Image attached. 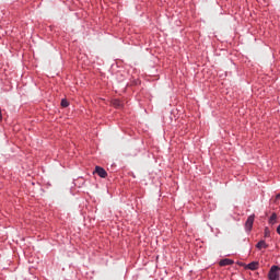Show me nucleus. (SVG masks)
<instances>
[{
	"mask_svg": "<svg viewBox=\"0 0 280 280\" xmlns=\"http://www.w3.org/2000/svg\"><path fill=\"white\" fill-rule=\"evenodd\" d=\"M254 222H255V214H252L247 218V221L245 222L246 231H252L253 230Z\"/></svg>",
	"mask_w": 280,
	"mask_h": 280,
	"instance_id": "nucleus-3",
	"label": "nucleus"
},
{
	"mask_svg": "<svg viewBox=\"0 0 280 280\" xmlns=\"http://www.w3.org/2000/svg\"><path fill=\"white\" fill-rule=\"evenodd\" d=\"M93 174H97V176H100L101 178H106V176H108L106 170H104V167L101 166H96Z\"/></svg>",
	"mask_w": 280,
	"mask_h": 280,
	"instance_id": "nucleus-2",
	"label": "nucleus"
},
{
	"mask_svg": "<svg viewBox=\"0 0 280 280\" xmlns=\"http://www.w3.org/2000/svg\"><path fill=\"white\" fill-rule=\"evenodd\" d=\"M112 104L115 108H124V103L119 98L113 100Z\"/></svg>",
	"mask_w": 280,
	"mask_h": 280,
	"instance_id": "nucleus-4",
	"label": "nucleus"
},
{
	"mask_svg": "<svg viewBox=\"0 0 280 280\" xmlns=\"http://www.w3.org/2000/svg\"><path fill=\"white\" fill-rule=\"evenodd\" d=\"M256 248H258V250H261V248H268V244H266V241H260L256 244Z\"/></svg>",
	"mask_w": 280,
	"mask_h": 280,
	"instance_id": "nucleus-7",
	"label": "nucleus"
},
{
	"mask_svg": "<svg viewBox=\"0 0 280 280\" xmlns=\"http://www.w3.org/2000/svg\"><path fill=\"white\" fill-rule=\"evenodd\" d=\"M61 106H62V108H67V106H69V101H67V100H62L61 101Z\"/></svg>",
	"mask_w": 280,
	"mask_h": 280,
	"instance_id": "nucleus-9",
	"label": "nucleus"
},
{
	"mask_svg": "<svg viewBox=\"0 0 280 280\" xmlns=\"http://www.w3.org/2000/svg\"><path fill=\"white\" fill-rule=\"evenodd\" d=\"M246 268L248 270H257V268H259V262L258 261H252L249 262Z\"/></svg>",
	"mask_w": 280,
	"mask_h": 280,
	"instance_id": "nucleus-5",
	"label": "nucleus"
},
{
	"mask_svg": "<svg viewBox=\"0 0 280 280\" xmlns=\"http://www.w3.org/2000/svg\"><path fill=\"white\" fill-rule=\"evenodd\" d=\"M1 119H3V115L1 114V109H0V121Z\"/></svg>",
	"mask_w": 280,
	"mask_h": 280,
	"instance_id": "nucleus-12",
	"label": "nucleus"
},
{
	"mask_svg": "<svg viewBox=\"0 0 280 280\" xmlns=\"http://www.w3.org/2000/svg\"><path fill=\"white\" fill-rule=\"evenodd\" d=\"M219 264H220V266H232V264H234V261L229 258H225V259H222Z\"/></svg>",
	"mask_w": 280,
	"mask_h": 280,
	"instance_id": "nucleus-6",
	"label": "nucleus"
},
{
	"mask_svg": "<svg viewBox=\"0 0 280 280\" xmlns=\"http://www.w3.org/2000/svg\"><path fill=\"white\" fill-rule=\"evenodd\" d=\"M269 280H279L280 279V268L279 266H272L268 273Z\"/></svg>",
	"mask_w": 280,
	"mask_h": 280,
	"instance_id": "nucleus-1",
	"label": "nucleus"
},
{
	"mask_svg": "<svg viewBox=\"0 0 280 280\" xmlns=\"http://www.w3.org/2000/svg\"><path fill=\"white\" fill-rule=\"evenodd\" d=\"M276 200H280V194L276 196Z\"/></svg>",
	"mask_w": 280,
	"mask_h": 280,
	"instance_id": "nucleus-11",
	"label": "nucleus"
},
{
	"mask_svg": "<svg viewBox=\"0 0 280 280\" xmlns=\"http://www.w3.org/2000/svg\"><path fill=\"white\" fill-rule=\"evenodd\" d=\"M265 237H270V230L268 228L265 229Z\"/></svg>",
	"mask_w": 280,
	"mask_h": 280,
	"instance_id": "nucleus-10",
	"label": "nucleus"
},
{
	"mask_svg": "<svg viewBox=\"0 0 280 280\" xmlns=\"http://www.w3.org/2000/svg\"><path fill=\"white\" fill-rule=\"evenodd\" d=\"M269 224H277V213H272L269 218Z\"/></svg>",
	"mask_w": 280,
	"mask_h": 280,
	"instance_id": "nucleus-8",
	"label": "nucleus"
}]
</instances>
